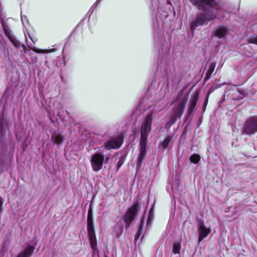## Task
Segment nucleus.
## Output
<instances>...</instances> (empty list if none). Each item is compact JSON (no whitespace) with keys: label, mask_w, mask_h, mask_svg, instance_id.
<instances>
[{"label":"nucleus","mask_w":257,"mask_h":257,"mask_svg":"<svg viewBox=\"0 0 257 257\" xmlns=\"http://www.w3.org/2000/svg\"><path fill=\"white\" fill-rule=\"evenodd\" d=\"M191 4L198 10L204 12L199 13L192 21L190 28L192 31L197 27L207 25L208 22L219 18V13L222 10L221 4L216 3L215 0H189Z\"/></svg>","instance_id":"f257e3e1"},{"label":"nucleus","mask_w":257,"mask_h":257,"mask_svg":"<svg viewBox=\"0 0 257 257\" xmlns=\"http://www.w3.org/2000/svg\"><path fill=\"white\" fill-rule=\"evenodd\" d=\"M188 99V95H184L183 92H181L178 93L175 99L172 104L174 105L173 123L176 121L178 117L180 118L182 115Z\"/></svg>","instance_id":"f03ea898"},{"label":"nucleus","mask_w":257,"mask_h":257,"mask_svg":"<svg viewBox=\"0 0 257 257\" xmlns=\"http://www.w3.org/2000/svg\"><path fill=\"white\" fill-rule=\"evenodd\" d=\"M154 113H150L142 120L141 126V140L147 141L148 135L152 128Z\"/></svg>","instance_id":"7ed1b4c3"},{"label":"nucleus","mask_w":257,"mask_h":257,"mask_svg":"<svg viewBox=\"0 0 257 257\" xmlns=\"http://www.w3.org/2000/svg\"><path fill=\"white\" fill-rule=\"evenodd\" d=\"M242 133L251 136L257 133V115L251 116L245 120L243 123Z\"/></svg>","instance_id":"20e7f679"},{"label":"nucleus","mask_w":257,"mask_h":257,"mask_svg":"<svg viewBox=\"0 0 257 257\" xmlns=\"http://www.w3.org/2000/svg\"><path fill=\"white\" fill-rule=\"evenodd\" d=\"M141 206V202L137 201L133 204L130 207L126 213L123 215L122 218L126 224H128L132 222L135 218L138 211Z\"/></svg>","instance_id":"39448f33"},{"label":"nucleus","mask_w":257,"mask_h":257,"mask_svg":"<svg viewBox=\"0 0 257 257\" xmlns=\"http://www.w3.org/2000/svg\"><path fill=\"white\" fill-rule=\"evenodd\" d=\"M104 160V156L100 153H96L93 155L90 160L91 167L95 172L100 170L102 167Z\"/></svg>","instance_id":"423d86ee"},{"label":"nucleus","mask_w":257,"mask_h":257,"mask_svg":"<svg viewBox=\"0 0 257 257\" xmlns=\"http://www.w3.org/2000/svg\"><path fill=\"white\" fill-rule=\"evenodd\" d=\"M123 143V139L121 136H117L108 140L105 144L106 150L118 149Z\"/></svg>","instance_id":"0eeeda50"},{"label":"nucleus","mask_w":257,"mask_h":257,"mask_svg":"<svg viewBox=\"0 0 257 257\" xmlns=\"http://www.w3.org/2000/svg\"><path fill=\"white\" fill-rule=\"evenodd\" d=\"M228 33V29L223 26H219L214 28L212 31L213 36L219 39L224 40Z\"/></svg>","instance_id":"6e6552de"},{"label":"nucleus","mask_w":257,"mask_h":257,"mask_svg":"<svg viewBox=\"0 0 257 257\" xmlns=\"http://www.w3.org/2000/svg\"><path fill=\"white\" fill-rule=\"evenodd\" d=\"M2 27L5 35L7 36L10 41L16 48L20 47V42L13 35L12 32L10 28L5 24H2Z\"/></svg>","instance_id":"1a4fd4ad"},{"label":"nucleus","mask_w":257,"mask_h":257,"mask_svg":"<svg viewBox=\"0 0 257 257\" xmlns=\"http://www.w3.org/2000/svg\"><path fill=\"white\" fill-rule=\"evenodd\" d=\"M147 141H144V140H141L140 141V153H139V156L137 160V166H140L146 156V155L147 154Z\"/></svg>","instance_id":"9d476101"},{"label":"nucleus","mask_w":257,"mask_h":257,"mask_svg":"<svg viewBox=\"0 0 257 257\" xmlns=\"http://www.w3.org/2000/svg\"><path fill=\"white\" fill-rule=\"evenodd\" d=\"M210 231V228L206 227L204 223H200L198 227V242L200 243L204 238L206 237Z\"/></svg>","instance_id":"9b49d317"},{"label":"nucleus","mask_w":257,"mask_h":257,"mask_svg":"<svg viewBox=\"0 0 257 257\" xmlns=\"http://www.w3.org/2000/svg\"><path fill=\"white\" fill-rule=\"evenodd\" d=\"M198 93H195L191 98L188 107V113L189 114H191L194 111L198 101Z\"/></svg>","instance_id":"f8f14e48"},{"label":"nucleus","mask_w":257,"mask_h":257,"mask_svg":"<svg viewBox=\"0 0 257 257\" xmlns=\"http://www.w3.org/2000/svg\"><path fill=\"white\" fill-rule=\"evenodd\" d=\"M34 249V246L29 245L17 257H30L33 254Z\"/></svg>","instance_id":"ddd939ff"},{"label":"nucleus","mask_w":257,"mask_h":257,"mask_svg":"<svg viewBox=\"0 0 257 257\" xmlns=\"http://www.w3.org/2000/svg\"><path fill=\"white\" fill-rule=\"evenodd\" d=\"M64 140V137L59 133H54L51 137V140L54 144H61Z\"/></svg>","instance_id":"4468645a"},{"label":"nucleus","mask_w":257,"mask_h":257,"mask_svg":"<svg viewBox=\"0 0 257 257\" xmlns=\"http://www.w3.org/2000/svg\"><path fill=\"white\" fill-rule=\"evenodd\" d=\"M29 47L33 51H34L36 53H51L53 52H54L55 50L54 49H49V50H43V49H40L36 48L35 47H34L33 45L32 44H28Z\"/></svg>","instance_id":"2eb2a0df"},{"label":"nucleus","mask_w":257,"mask_h":257,"mask_svg":"<svg viewBox=\"0 0 257 257\" xmlns=\"http://www.w3.org/2000/svg\"><path fill=\"white\" fill-rule=\"evenodd\" d=\"M181 248V243L180 241H178L173 243L172 251L174 254H179Z\"/></svg>","instance_id":"dca6fc26"},{"label":"nucleus","mask_w":257,"mask_h":257,"mask_svg":"<svg viewBox=\"0 0 257 257\" xmlns=\"http://www.w3.org/2000/svg\"><path fill=\"white\" fill-rule=\"evenodd\" d=\"M216 66V63L212 62L211 63L208 70L206 73L205 79L208 80L210 78V76L214 70Z\"/></svg>","instance_id":"f3484780"},{"label":"nucleus","mask_w":257,"mask_h":257,"mask_svg":"<svg viewBox=\"0 0 257 257\" xmlns=\"http://www.w3.org/2000/svg\"><path fill=\"white\" fill-rule=\"evenodd\" d=\"M88 237L91 248L94 251H95L97 249V242L95 235H92V237L91 236Z\"/></svg>","instance_id":"a211bd4d"},{"label":"nucleus","mask_w":257,"mask_h":257,"mask_svg":"<svg viewBox=\"0 0 257 257\" xmlns=\"http://www.w3.org/2000/svg\"><path fill=\"white\" fill-rule=\"evenodd\" d=\"M144 224V217H142V219L141 220V222H140V225H139V227L137 233V234L136 235V236H135V239H137L138 238H139V236L142 234V231H143V228Z\"/></svg>","instance_id":"6ab92c4d"},{"label":"nucleus","mask_w":257,"mask_h":257,"mask_svg":"<svg viewBox=\"0 0 257 257\" xmlns=\"http://www.w3.org/2000/svg\"><path fill=\"white\" fill-rule=\"evenodd\" d=\"M87 228L88 236L95 235L93 223L87 224Z\"/></svg>","instance_id":"aec40b11"},{"label":"nucleus","mask_w":257,"mask_h":257,"mask_svg":"<svg viewBox=\"0 0 257 257\" xmlns=\"http://www.w3.org/2000/svg\"><path fill=\"white\" fill-rule=\"evenodd\" d=\"M191 162L197 164L200 160V156L197 154L192 155L190 157Z\"/></svg>","instance_id":"412c9836"},{"label":"nucleus","mask_w":257,"mask_h":257,"mask_svg":"<svg viewBox=\"0 0 257 257\" xmlns=\"http://www.w3.org/2000/svg\"><path fill=\"white\" fill-rule=\"evenodd\" d=\"M153 206L151 207L150 210L148 220H147V226H149L153 218Z\"/></svg>","instance_id":"4be33fe9"},{"label":"nucleus","mask_w":257,"mask_h":257,"mask_svg":"<svg viewBox=\"0 0 257 257\" xmlns=\"http://www.w3.org/2000/svg\"><path fill=\"white\" fill-rule=\"evenodd\" d=\"M248 43L257 45V35H252L248 38Z\"/></svg>","instance_id":"5701e85b"},{"label":"nucleus","mask_w":257,"mask_h":257,"mask_svg":"<svg viewBox=\"0 0 257 257\" xmlns=\"http://www.w3.org/2000/svg\"><path fill=\"white\" fill-rule=\"evenodd\" d=\"M170 142V139L168 137L166 138L161 143L162 148L164 149L167 148L169 146Z\"/></svg>","instance_id":"b1692460"},{"label":"nucleus","mask_w":257,"mask_h":257,"mask_svg":"<svg viewBox=\"0 0 257 257\" xmlns=\"http://www.w3.org/2000/svg\"><path fill=\"white\" fill-rule=\"evenodd\" d=\"M87 224L93 223L92 212L90 209H89L87 215Z\"/></svg>","instance_id":"393cba45"},{"label":"nucleus","mask_w":257,"mask_h":257,"mask_svg":"<svg viewBox=\"0 0 257 257\" xmlns=\"http://www.w3.org/2000/svg\"><path fill=\"white\" fill-rule=\"evenodd\" d=\"M21 21L24 25H25V23H28L29 22L27 17L24 15H21Z\"/></svg>","instance_id":"a878e982"},{"label":"nucleus","mask_w":257,"mask_h":257,"mask_svg":"<svg viewBox=\"0 0 257 257\" xmlns=\"http://www.w3.org/2000/svg\"><path fill=\"white\" fill-rule=\"evenodd\" d=\"M238 91L239 92V93H240L241 95H242L243 96H245L246 95V93L243 90H238Z\"/></svg>","instance_id":"bb28decb"},{"label":"nucleus","mask_w":257,"mask_h":257,"mask_svg":"<svg viewBox=\"0 0 257 257\" xmlns=\"http://www.w3.org/2000/svg\"><path fill=\"white\" fill-rule=\"evenodd\" d=\"M122 162H121L120 161H119L118 163H117V169H118L122 165Z\"/></svg>","instance_id":"cd10ccee"},{"label":"nucleus","mask_w":257,"mask_h":257,"mask_svg":"<svg viewBox=\"0 0 257 257\" xmlns=\"http://www.w3.org/2000/svg\"><path fill=\"white\" fill-rule=\"evenodd\" d=\"M3 204V200L2 198L0 197V212L2 210V206Z\"/></svg>","instance_id":"c85d7f7f"},{"label":"nucleus","mask_w":257,"mask_h":257,"mask_svg":"<svg viewBox=\"0 0 257 257\" xmlns=\"http://www.w3.org/2000/svg\"><path fill=\"white\" fill-rule=\"evenodd\" d=\"M29 38H30V39L32 40V41L33 43L34 44H35V42L37 41V40H36V39H33V38L31 37V36H30V35H29Z\"/></svg>","instance_id":"c756f323"},{"label":"nucleus","mask_w":257,"mask_h":257,"mask_svg":"<svg viewBox=\"0 0 257 257\" xmlns=\"http://www.w3.org/2000/svg\"><path fill=\"white\" fill-rule=\"evenodd\" d=\"M22 47L24 51L25 52H26V51H27V47H26V46L24 44H23V45H22Z\"/></svg>","instance_id":"7c9ffc66"},{"label":"nucleus","mask_w":257,"mask_h":257,"mask_svg":"<svg viewBox=\"0 0 257 257\" xmlns=\"http://www.w3.org/2000/svg\"><path fill=\"white\" fill-rule=\"evenodd\" d=\"M122 232V228H120V232L121 233Z\"/></svg>","instance_id":"2f4dec72"},{"label":"nucleus","mask_w":257,"mask_h":257,"mask_svg":"<svg viewBox=\"0 0 257 257\" xmlns=\"http://www.w3.org/2000/svg\"><path fill=\"white\" fill-rule=\"evenodd\" d=\"M207 100H208V97L206 98V101H207Z\"/></svg>","instance_id":"473e14b6"}]
</instances>
